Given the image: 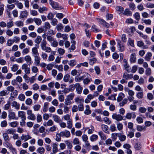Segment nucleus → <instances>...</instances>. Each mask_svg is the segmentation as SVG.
Wrapping results in <instances>:
<instances>
[{"label":"nucleus","instance_id":"nucleus-1","mask_svg":"<svg viewBox=\"0 0 154 154\" xmlns=\"http://www.w3.org/2000/svg\"><path fill=\"white\" fill-rule=\"evenodd\" d=\"M47 42L45 40H43L41 44V46L42 50L48 53H50L51 51V48L49 47H47L46 45Z\"/></svg>","mask_w":154,"mask_h":154},{"label":"nucleus","instance_id":"nucleus-2","mask_svg":"<svg viewBox=\"0 0 154 154\" xmlns=\"http://www.w3.org/2000/svg\"><path fill=\"white\" fill-rule=\"evenodd\" d=\"M27 114L28 115L27 119L29 120L34 121L36 119V117L33 113H32V111L31 110L29 109L26 111Z\"/></svg>","mask_w":154,"mask_h":154},{"label":"nucleus","instance_id":"nucleus-3","mask_svg":"<svg viewBox=\"0 0 154 154\" xmlns=\"http://www.w3.org/2000/svg\"><path fill=\"white\" fill-rule=\"evenodd\" d=\"M49 3L51 5L53 8L56 10H60L63 9L62 7L59 6L57 2L52 0H49Z\"/></svg>","mask_w":154,"mask_h":154},{"label":"nucleus","instance_id":"nucleus-4","mask_svg":"<svg viewBox=\"0 0 154 154\" xmlns=\"http://www.w3.org/2000/svg\"><path fill=\"white\" fill-rule=\"evenodd\" d=\"M8 117L9 119H17L18 118L16 117V114L15 112L12 110L9 111Z\"/></svg>","mask_w":154,"mask_h":154},{"label":"nucleus","instance_id":"nucleus-5","mask_svg":"<svg viewBox=\"0 0 154 154\" xmlns=\"http://www.w3.org/2000/svg\"><path fill=\"white\" fill-rule=\"evenodd\" d=\"M112 118L117 121H122L123 119V117L121 115L116 113H113L112 116Z\"/></svg>","mask_w":154,"mask_h":154},{"label":"nucleus","instance_id":"nucleus-6","mask_svg":"<svg viewBox=\"0 0 154 154\" xmlns=\"http://www.w3.org/2000/svg\"><path fill=\"white\" fill-rule=\"evenodd\" d=\"M21 68L22 69L24 70L26 74H29L30 73V69L28 67V65L26 64H23Z\"/></svg>","mask_w":154,"mask_h":154},{"label":"nucleus","instance_id":"nucleus-7","mask_svg":"<svg viewBox=\"0 0 154 154\" xmlns=\"http://www.w3.org/2000/svg\"><path fill=\"white\" fill-rule=\"evenodd\" d=\"M59 135L62 137L65 136L66 137H69L70 136V133L69 131L65 130L64 131L61 132L59 133Z\"/></svg>","mask_w":154,"mask_h":154},{"label":"nucleus","instance_id":"nucleus-8","mask_svg":"<svg viewBox=\"0 0 154 154\" xmlns=\"http://www.w3.org/2000/svg\"><path fill=\"white\" fill-rule=\"evenodd\" d=\"M75 88L78 94H80L82 93V88L79 83L75 84Z\"/></svg>","mask_w":154,"mask_h":154},{"label":"nucleus","instance_id":"nucleus-9","mask_svg":"<svg viewBox=\"0 0 154 154\" xmlns=\"http://www.w3.org/2000/svg\"><path fill=\"white\" fill-rule=\"evenodd\" d=\"M136 117V115L134 112L131 113L128 112L127 113L125 116V117L128 119H130L132 118L134 119Z\"/></svg>","mask_w":154,"mask_h":154},{"label":"nucleus","instance_id":"nucleus-10","mask_svg":"<svg viewBox=\"0 0 154 154\" xmlns=\"http://www.w3.org/2000/svg\"><path fill=\"white\" fill-rule=\"evenodd\" d=\"M18 116L21 119H26V112L23 111H19L18 112Z\"/></svg>","mask_w":154,"mask_h":154},{"label":"nucleus","instance_id":"nucleus-11","mask_svg":"<svg viewBox=\"0 0 154 154\" xmlns=\"http://www.w3.org/2000/svg\"><path fill=\"white\" fill-rule=\"evenodd\" d=\"M35 62L34 63L36 66H39L40 63L41 58L39 56L34 57Z\"/></svg>","mask_w":154,"mask_h":154},{"label":"nucleus","instance_id":"nucleus-12","mask_svg":"<svg viewBox=\"0 0 154 154\" xmlns=\"http://www.w3.org/2000/svg\"><path fill=\"white\" fill-rule=\"evenodd\" d=\"M123 77L126 80L131 79L133 78V75L131 74H128L127 72H125L123 75Z\"/></svg>","mask_w":154,"mask_h":154},{"label":"nucleus","instance_id":"nucleus-13","mask_svg":"<svg viewBox=\"0 0 154 154\" xmlns=\"http://www.w3.org/2000/svg\"><path fill=\"white\" fill-rule=\"evenodd\" d=\"M11 106L17 110H18L20 109V104L16 101H13L11 103Z\"/></svg>","mask_w":154,"mask_h":154},{"label":"nucleus","instance_id":"nucleus-14","mask_svg":"<svg viewBox=\"0 0 154 154\" xmlns=\"http://www.w3.org/2000/svg\"><path fill=\"white\" fill-rule=\"evenodd\" d=\"M21 139L24 141H26L27 140L32 138V137L29 135L27 134V135H24L22 134L21 137Z\"/></svg>","mask_w":154,"mask_h":154},{"label":"nucleus","instance_id":"nucleus-15","mask_svg":"<svg viewBox=\"0 0 154 154\" xmlns=\"http://www.w3.org/2000/svg\"><path fill=\"white\" fill-rule=\"evenodd\" d=\"M88 75V78H86L85 79L83 80V83L85 85H88L89 82H91L92 80L91 78H90L89 76H91L90 75L88 74V73H87Z\"/></svg>","mask_w":154,"mask_h":154},{"label":"nucleus","instance_id":"nucleus-16","mask_svg":"<svg viewBox=\"0 0 154 154\" xmlns=\"http://www.w3.org/2000/svg\"><path fill=\"white\" fill-rule=\"evenodd\" d=\"M32 55L33 57L39 56L37 48L36 47L33 48L32 49Z\"/></svg>","mask_w":154,"mask_h":154},{"label":"nucleus","instance_id":"nucleus-17","mask_svg":"<svg viewBox=\"0 0 154 154\" xmlns=\"http://www.w3.org/2000/svg\"><path fill=\"white\" fill-rule=\"evenodd\" d=\"M118 45L119 48V50L121 52L124 51L125 49V46L121 42L118 43Z\"/></svg>","mask_w":154,"mask_h":154},{"label":"nucleus","instance_id":"nucleus-18","mask_svg":"<svg viewBox=\"0 0 154 154\" xmlns=\"http://www.w3.org/2000/svg\"><path fill=\"white\" fill-rule=\"evenodd\" d=\"M124 67L125 69L128 72H131V69L130 68L128 64V63L126 60L125 61V63L124 64Z\"/></svg>","mask_w":154,"mask_h":154},{"label":"nucleus","instance_id":"nucleus-19","mask_svg":"<svg viewBox=\"0 0 154 154\" xmlns=\"http://www.w3.org/2000/svg\"><path fill=\"white\" fill-rule=\"evenodd\" d=\"M52 146V151L54 153L51 154H55L58 151V144L56 143H54L53 144Z\"/></svg>","mask_w":154,"mask_h":154},{"label":"nucleus","instance_id":"nucleus-20","mask_svg":"<svg viewBox=\"0 0 154 154\" xmlns=\"http://www.w3.org/2000/svg\"><path fill=\"white\" fill-rule=\"evenodd\" d=\"M130 60L131 63H134L136 62V57L135 53H133L131 54Z\"/></svg>","mask_w":154,"mask_h":154},{"label":"nucleus","instance_id":"nucleus-21","mask_svg":"<svg viewBox=\"0 0 154 154\" xmlns=\"http://www.w3.org/2000/svg\"><path fill=\"white\" fill-rule=\"evenodd\" d=\"M45 151V148L42 146H40L38 148L37 150V152L40 154H43Z\"/></svg>","mask_w":154,"mask_h":154},{"label":"nucleus","instance_id":"nucleus-22","mask_svg":"<svg viewBox=\"0 0 154 154\" xmlns=\"http://www.w3.org/2000/svg\"><path fill=\"white\" fill-rule=\"evenodd\" d=\"M24 59L27 63H29V65L32 63V58L30 56L28 55L24 57Z\"/></svg>","mask_w":154,"mask_h":154},{"label":"nucleus","instance_id":"nucleus-23","mask_svg":"<svg viewBox=\"0 0 154 154\" xmlns=\"http://www.w3.org/2000/svg\"><path fill=\"white\" fill-rule=\"evenodd\" d=\"M86 109L85 110L84 113L86 115H89L91 114V111L90 109V106L88 105L86 106Z\"/></svg>","mask_w":154,"mask_h":154},{"label":"nucleus","instance_id":"nucleus-24","mask_svg":"<svg viewBox=\"0 0 154 154\" xmlns=\"http://www.w3.org/2000/svg\"><path fill=\"white\" fill-rule=\"evenodd\" d=\"M152 56V54L150 52H148L146 54L145 57V59L146 61H149Z\"/></svg>","mask_w":154,"mask_h":154},{"label":"nucleus","instance_id":"nucleus-25","mask_svg":"<svg viewBox=\"0 0 154 154\" xmlns=\"http://www.w3.org/2000/svg\"><path fill=\"white\" fill-rule=\"evenodd\" d=\"M28 13L26 11H22L21 12L20 17L23 18L26 17L28 16Z\"/></svg>","mask_w":154,"mask_h":154},{"label":"nucleus","instance_id":"nucleus-26","mask_svg":"<svg viewBox=\"0 0 154 154\" xmlns=\"http://www.w3.org/2000/svg\"><path fill=\"white\" fill-rule=\"evenodd\" d=\"M3 137L5 141L6 142L8 143V142L10 140V139L9 138L8 133H3Z\"/></svg>","mask_w":154,"mask_h":154},{"label":"nucleus","instance_id":"nucleus-27","mask_svg":"<svg viewBox=\"0 0 154 154\" xmlns=\"http://www.w3.org/2000/svg\"><path fill=\"white\" fill-rule=\"evenodd\" d=\"M18 122L17 121H15L11 122L9 124V126L12 128H15L17 127L18 125Z\"/></svg>","mask_w":154,"mask_h":154},{"label":"nucleus","instance_id":"nucleus-28","mask_svg":"<svg viewBox=\"0 0 154 154\" xmlns=\"http://www.w3.org/2000/svg\"><path fill=\"white\" fill-rule=\"evenodd\" d=\"M124 97V94L122 93H120L118 95V96L117 99V101L120 102L121 101Z\"/></svg>","mask_w":154,"mask_h":154},{"label":"nucleus","instance_id":"nucleus-29","mask_svg":"<svg viewBox=\"0 0 154 154\" xmlns=\"http://www.w3.org/2000/svg\"><path fill=\"white\" fill-rule=\"evenodd\" d=\"M49 103L48 102L44 103L43 107V111L44 112H46L47 111L48 109V107Z\"/></svg>","mask_w":154,"mask_h":154},{"label":"nucleus","instance_id":"nucleus-30","mask_svg":"<svg viewBox=\"0 0 154 154\" xmlns=\"http://www.w3.org/2000/svg\"><path fill=\"white\" fill-rule=\"evenodd\" d=\"M53 118L54 121L56 122L59 123L60 121V117L57 115H53Z\"/></svg>","mask_w":154,"mask_h":154},{"label":"nucleus","instance_id":"nucleus-31","mask_svg":"<svg viewBox=\"0 0 154 154\" xmlns=\"http://www.w3.org/2000/svg\"><path fill=\"white\" fill-rule=\"evenodd\" d=\"M98 133L99 135L100 136L101 140H105L106 139V136L102 131H99Z\"/></svg>","mask_w":154,"mask_h":154},{"label":"nucleus","instance_id":"nucleus-32","mask_svg":"<svg viewBox=\"0 0 154 154\" xmlns=\"http://www.w3.org/2000/svg\"><path fill=\"white\" fill-rule=\"evenodd\" d=\"M34 22L38 26H39L41 24L42 21L41 19L37 18H34Z\"/></svg>","mask_w":154,"mask_h":154},{"label":"nucleus","instance_id":"nucleus-33","mask_svg":"<svg viewBox=\"0 0 154 154\" xmlns=\"http://www.w3.org/2000/svg\"><path fill=\"white\" fill-rule=\"evenodd\" d=\"M101 128L103 131L107 133H108L109 132L108 131V127L107 125L103 124L101 125Z\"/></svg>","mask_w":154,"mask_h":154},{"label":"nucleus","instance_id":"nucleus-34","mask_svg":"<svg viewBox=\"0 0 154 154\" xmlns=\"http://www.w3.org/2000/svg\"><path fill=\"white\" fill-rule=\"evenodd\" d=\"M56 27L57 31H60L61 30H63V26L61 23H59L57 25Z\"/></svg>","mask_w":154,"mask_h":154},{"label":"nucleus","instance_id":"nucleus-35","mask_svg":"<svg viewBox=\"0 0 154 154\" xmlns=\"http://www.w3.org/2000/svg\"><path fill=\"white\" fill-rule=\"evenodd\" d=\"M16 132L15 130L13 128H11L8 129L6 131V133L8 134H13Z\"/></svg>","mask_w":154,"mask_h":154},{"label":"nucleus","instance_id":"nucleus-36","mask_svg":"<svg viewBox=\"0 0 154 154\" xmlns=\"http://www.w3.org/2000/svg\"><path fill=\"white\" fill-rule=\"evenodd\" d=\"M123 14L127 16H131L132 13L128 9H126L125 10Z\"/></svg>","mask_w":154,"mask_h":154},{"label":"nucleus","instance_id":"nucleus-37","mask_svg":"<svg viewBox=\"0 0 154 154\" xmlns=\"http://www.w3.org/2000/svg\"><path fill=\"white\" fill-rule=\"evenodd\" d=\"M119 140L121 141H125L126 139V136L123 134H121L119 135L118 136Z\"/></svg>","mask_w":154,"mask_h":154},{"label":"nucleus","instance_id":"nucleus-38","mask_svg":"<svg viewBox=\"0 0 154 154\" xmlns=\"http://www.w3.org/2000/svg\"><path fill=\"white\" fill-rule=\"evenodd\" d=\"M76 62L75 60H71L69 61L68 64L71 66H74L76 64Z\"/></svg>","mask_w":154,"mask_h":154},{"label":"nucleus","instance_id":"nucleus-39","mask_svg":"<svg viewBox=\"0 0 154 154\" xmlns=\"http://www.w3.org/2000/svg\"><path fill=\"white\" fill-rule=\"evenodd\" d=\"M15 24L17 26L20 27H22L24 26L23 22L21 21H16L15 23Z\"/></svg>","mask_w":154,"mask_h":154},{"label":"nucleus","instance_id":"nucleus-40","mask_svg":"<svg viewBox=\"0 0 154 154\" xmlns=\"http://www.w3.org/2000/svg\"><path fill=\"white\" fill-rule=\"evenodd\" d=\"M65 142L67 146V147L68 149H71L72 148V144L69 140H66L65 141Z\"/></svg>","mask_w":154,"mask_h":154},{"label":"nucleus","instance_id":"nucleus-41","mask_svg":"<svg viewBox=\"0 0 154 154\" xmlns=\"http://www.w3.org/2000/svg\"><path fill=\"white\" fill-rule=\"evenodd\" d=\"M18 95V91L17 90H14L11 93L10 95L11 97H14L15 98L17 97Z\"/></svg>","mask_w":154,"mask_h":154},{"label":"nucleus","instance_id":"nucleus-42","mask_svg":"<svg viewBox=\"0 0 154 154\" xmlns=\"http://www.w3.org/2000/svg\"><path fill=\"white\" fill-rule=\"evenodd\" d=\"M42 40V38L41 36H38L36 38L35 40V43L38 44H39Z\"/></svg>","mask_w":154,"mask_h":154},{"label":"nucleus","instance_id":"nucleus-43","mask_svg":"<svg viewBox=\"0 0 154 154\" xmlns=\"http://www.w3.org/2000/svg\"><path fill=\"white\" fill-rule=\"evenodd\" d=\"M98 138L97 135L95 134H93L91 136L90 139L91 141H94L97 140Z\"/></svg>","mask_w":154,"mask_h":154},{"label":"nucleus","instance_id":"nucleus-44","mask_svg":"<svg viewBox=\"0 0 154 154\" xmlns=\"http://www.w3.org/2000/svg\"><path fill=\"white\" fill-rule=\"evenodd\" d=\"M85 147L86 148L87 150L88 151H89L91 149L92 147V146L90 145V143L88 141L85 142Z\"/></svg>","mask_w":154,"mask_h":154},{"label":"nucleus","instance_id":"nucleus-45","mask_svg":"<svg viewBox=\"0 0 154 154\" xmlns=\"http://www.w3.org/2000/svg\"><path fill=\"white\" fill-rule=\"evenodd\" d=\"M12 71L14 72L17 71L18 68V65L17 64L13 65L11 68Z\"/></svg>","mask_w":154,"mask_h":154},{"label":"nucleus","instance_id":"nucleus-46","mask_svg":"<svg viewBox=\"0 0 154 154\" xmlns=\"http://www.w3.org/2000/svg\"><path fill=\"white\" fill-rule=\"evenodd\" d=\"M128 102V99H124L122 101L119 103V105L121 107L124 106L125 104H126Z\"/></svg>","mask_w":154,"mask_h":154},{"label":"nucleus","instance_id":"nucleus-47","mask_svg":"<svg viewBox=\"0 0 154 154\" xmlns=\"http://www.w3.org/2000/svg\"><path fill=\"white\" fill-rule=\"evenodd\" d=\"M84 76H82L80 77L77 76L75 77V80L76 82H80L84 79Z\"/></svg>","mask_w":154,"mask_h":154},{"label":"nucleus","instance_id":"nucleus-48","mask_svg":"<svg viewBox=\"0 0 154 154\" xmlns=\"http://www.w3.org/2000/svg\"><path fill=\"white\" fill-rule=\"evenodd\" d=\"M73 143L74 145H79L80 142L78 138L75 137L73 140Z\"/></svg>","mask_w":154,"mask_h":154},{"label":"nucleus","instance_id":"nucleus-49","mask_svg":"<svg viewBox=\"0 0 154 154\" xmlns=\"http://www.w3.org/2000/svg\"><path fill=\"white\" fill-rule=\"evenodd\" d=\"M118 136V133H113L111 134V138L112 140L114 141H116L117 138Z\"/></svg>","mask_w":154,"mask_h":154},{"label":"nucleus","instance_id":"nucleus-50","mask_svg":"<svg viewBox=\"0 0 154 154\" xmlns=\"http://www.w3.org/2000/svg\"><path fill=\"white\" fill-rule=\"evenodd\" d=\"M129 6L131 9L132 11L135 10L136 8L135 5L132 2L130 3L129 4Z\"/></svg>","mask_w":154,"mask_h":154},{"label":"nucleus","instance_id":"nucleus-51","mask_svg":"<svg viewBox=\"0 0 154 154\" xmlns=\"http://www.w3.org/2000/svg\"><path fill=\"white\" fill-rule=\"evenodd\" d=\"M43 27L46 30L49 29L51 27V26L48 22H46L45 23Z\"/></svg>","mask_w":154,"mask_h":154},{"label":"nucleus","instance_id":"nucleus-52","mask_svg":"<svg viewBox=\"0 0 154 154\" xmlns=\"http://www.w3.org/2000/svg\"><path fill=\"white\" fill-rule=\"evenodd\" d=\"M15 4L17 7L20 9H22L23 7V4L21 3L20 2L18 1H17Z\"/></svg>","mask_w":154,"mask_h":154},{"label":"nucleus","instance_id":"nucleus-53","mask_svg":"<svg viewBox=\"0 0 154 154\" xmlns=\"http://www.w3.org/2000/svg\"><path fill=\"white\" fill-rule=\"evenodd\" d=\"M18 98L20 101H23L25 99V97L23 94H21L19 95Z\"/></svg>","mask_w":154,"mask_h":154},{"label":"nucleus","instance_id":"nucleus-54","mask_svg":"<svg viewBox=\"0 0 154 154\" xmlns=\"http://www.w3.org/2000/svg\"><path fill=\"white\" fill-rule=\"evenodd\" d=\"M134 40L132 39L131 38H129L128 39V45H130L131 47H134Z\"/></svg>","mask_w":154,"mask_h":154},{"label":"nucleus","instance_id":"nucleus-55","mask_svg":"<svg viewBox=\"0 0 154 154\" xmlns=\"http://www.w3.org/2000/svg\"><path fill=\"white\" fill-rule=\"evenodd\" d=\"M36 75L35 76H32L29 78V82H30V84L33 83L35 82L36 80V78H35Z\"/></svg>","mask_w":154,"mask_h":154},{"label":"nucleus","instance_id":"nucleus-56","mask_svg":"<svg viewBox=\"0 0 154 154\" xmlns=\"http://www.w3.org/2000/svg\"><path fill=\"white\" fill-rule=\"evenodd\" d=\"M9 149L13 154H17V151L16 149L15 148L13 147L11 145L10 146V147L9 148Z\"/></svg>","mask_w":154,"mask_h":154},{"label":"nucleus","instance_id":"nucleus-57","mask_svg":"<svg viewBox=\"0 0 154 154\" xmlns=\"http://www.w3.org/2000/svg\"><path fill=\"white\" fill-rule=\"evenodd\" d=\"M136 96L139 99H142L143 97V92H139L137 94Z\"/></svg>","mask_w":154,"mask_h":154},{"label":"nucleus","instance_id":"nucleus-58","mask_svg":"<svg viewBox=\"0 0 154 154\" xmlns=\"http://www.w3.org/2000/svg\"><path fill=\"white\" fill-rule=\"evenodd\" d=\"M53 124V122L52 120L51 119H50L48 120L46 123H45V124H44V125L45 126H51Z\"/></svg>","mask_w":154,"mask_h":154},{"label":"nucleus","instance_id":"nucleus-59","mask_svg":"<svg viewBox=\"0 0 154 154\" xmlns=\"http://www.w3.org/2000/svg\"><path fill=\"white\" fill-rule=\"evenodd\" d=\"M34 21V18L33 19L32 18H28L26 21V23L27 24L32 23Z\"/></svg>","mask_w":154,"mask_h":154},{"label":"nucleus","instance_id":"nucleus-60","mask_svg":"<svg viewBox=\"0 0 154 154\" xmlns=\"http://www.w3.org/2000/svg\"><path fill=\"white\" fill-rule=\"evenodd\" d=\"M97 59L94 58H93L90 59L89 61V64L91 65H93L94 63L96 62Z\"/></svg>","mask_w":154,"mask_h":154},{"label":"nucleus","instance_id":"nucleus-61","mask_svg":"<svg viewBox=\"0 0 154 154\" xmlns=\"http://www.w3.org/2000/svg\"><path fill=\"white\" fill-rule=\"evenodd\" d=\"M147 97L148 99L150 100H153L154 98L153 94L151 93H147Z\"/></svg>","mask_w":154,"mask_h":154},{"label":"nucleus","instance_id":"nucleus-62","mask_svg":"<svg viewBox=\"0 0 154 154\" xmlns=\"http://www.w3.org/2000/svg\"><path fill=\"white\" fill-rule=\"evenodd\" d=\"M8 94L7 91L3 90L0 91V97H3L6 96Z\"/></svg>","mask_w":154,"mask_h":154},{"label":"nucleus","instance_id":"nucleus-63","mask_svg":"<svg viewBox=\"0 0 154 154\" xmlns=\"http://www.w3.org/2000/svg\"><path fill=\"white\" fill-rule=\"evenodd\" d=\"M51 45L52 46L54 47H57L58 45V43L57 41L55 39H54L53 41L51 43Z\"/></svg>","mask_w":154,"mask_h":154},{"label":"nucleus","instance_id":"nucleus-64","mask_svg":"<svg viewBox=\"0 0 154 154\" xmlns=\"http://www.w3.org/2000/svg\"><path fill=\"white\" fill-rule=\"evenodd\" d=\"M8 125L7 122L5 120L2 121L1 123V126L2 127H5Z\"/></svg>","mask_w":154,"mask_h":154}]
</instances>
